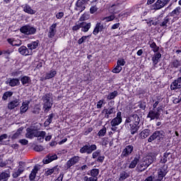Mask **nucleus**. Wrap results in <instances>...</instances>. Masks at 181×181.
I'll return each mask as SVG.
<instances>
[{
  "label": "nucleus",
  "instance_id": "nucleus-8",
  "mask_svg": "<svg viewBox=\"0 0 181 181\" xmlns=\"http://www.w3.org/2000/svg\"><path fill=\"white\" fill-rule=\"evenodd\" d=\"M94 151H97V145L95 144L90 145V143H87L80 148L79 152L80 153H87V155H90L93 153Z\"/></svg>",
  "mask_w": 181,
  "mask_h": 181
},
{
  "label": "nucleus",
  "instance_id": "nucleus-9",
  "mask_svg": "<svg viewBox=\"0 0 181 181\" xmlns=\"http://www.w3.org/2000/svg\"><path fill=\"white\" fill-rule=\"evenodd\" d=\"M43 135H44V133L40 132V131H37L35 129H32L29 127L26 129L25 136L29 139H33V138H36V136H43Z\"/></svg>",
  "mask_w": 181,
  "mask_h": 181
},
{
  "label": "nucleus",
  "instance_id": "nucleus-2",
  "mask_svg": "<svg viewBox=\"0 0 181 181\" xmlns=\"http://www.w3.org/2000/svg\"><path fill=\"white\" fill-rule=\"evenodd\" d=\"M168 166L165 165L161 168L158 169L157 174H153L147 177L144 181H163V177L168 175Z\"/></svg>",
  "mask_w": 181,
  "mask_h": 181
},
{
  "label": "nucleus",
  "instance_id": "nucleus-62",
  "mask_svg": "<svg viewBox=\"0 0 181 181\" xmlns=\"http://www.w3.org/2000/svg\"><path fill=\"white\" fill-rule=\"evenodd\" d=\"M21 175H22L20 172L18 171H16L14 173H13L12 176L13 179H16L17 177H19V176H21Z\"/></svg>",
  "mask_w": 181,
  "mask_h": 181
},
{
  "label": "nucleus",
  "instance_id": "nucleus-64",
  "mask_svg": "<svg viewBox=\"0 0 181 181\" xmlns=\"http://www.w3.org/2000/svg\"><path fill=\"white\" fill-rule=\"evenodd\" d=\"M32 112L33 114H40V107H34Z\"/></svg>",
  "mask_w": 181,
  "mask_h": 181
},
{
  "label": "nucleus",
  "instance_id": "nucleus-23",
  "mask_svg": "<svg viewBox=\"0 0 181 181\" xmlns=\"http://www.w3.org/2000/svg\"><path fill=\"white\" fill-rule=\"evenodd\" d=\"M29 104H30V101L29 100H25L22 103V105L20 107V114L22 115L23 114H25L28 110H29Z\"/></svg>",
  "mask_w": 181,
  "mask_h": 181
},
{
  "label": "nucleus",
  "instance_id": "nucleus-1",
  "mask_svg": "<svg viewBox=\"0 0 181 181\" xmlns=\"http://www.w3.org/2000/svg\"><path fill=\"white\" fill-rule=\"evenodd\" d=\"M140 122L141 118L139 117V115L133 113L129 117H126L124 125L127 128L130 129V134L132 135H135V134H138V131H139Z\"/></svg>",
  "mask_w": 181,
  "mask_h": 181
},
{
  "label": "nucleus",
  "instance_id": "nucleus-15",
  "mask_svg": "<svg viewBox=\"0 0 181 181\" xmlns=\"http://www.w3.org/2000/svg\"><path fill=\"white\" fill-rule=\"evenodd\" d=\"M160 117V112H156V109H152L149 110L146 118H150L151 121H153V119H159Z\"/></svg>",
  "mask_w": 181,
  "mask_h": 181
},
{
  "label": "nucleus",
  "instance_id": "nucleus-63",
  "mask_svg": "<svg viewBox=\"0 0 181 181\" xmlns=\"http://www.w3.org/2000/svg\"><path fill=\"white\" fill-rule=\"evenodd\" d=\"M148 25H149L150 26H156V25H158V21H155L153 20H150L148 23Z\"/></svg>",
  "mask_w": 181,
  "mask_h": 181
},
{
  "label": "nucleus",
  "instance_id": "nucleus-44",
  "mask_svg": "<svg viewBox=\"0 0 181 181\" xmlns=\"http://www.w3.org/2000/svg\"><path fill=\"white\" fill-rule=\"evenodd\" d=\"M128 177H129V174L125 171H123V172L120 173L119 180L124 181V180H125V179H128Z\"/></svg>",
  "mask_w": 181,
  "mask_h": 181
},
{
  "label": "nucleus",
  "instance_id": "nucleus-54",
  "mask_svg": "<svg viewBox=\"0 0 181 181\" xmlns=\"http://www.w3.org/2000/svg\"><path fill=\"white\" fill-rule=\"evenodd\" d=\"M4 139H8V134H3L0 135V145H5V144H4Z\"/></svg>",
  "mask_w": 181,
  "mask_h": 181
},
{
  "label": "nucleus",
  "instance_id": "nucleus-37",
  "mask_svg": "<svg viewBox=\"0 0 181 181\" xmlns=\"http://www.w3.org/2000/svg\"><path fill=\"white\" fill-rule=\"evenodd\" d=\"M13 52L11 49H4L1 51V55H3V57L4 59H6V60H9L11 59V54Z\"/></svg>",
  "mask_w": 181,
  "mask_h": 181
},
{
  "label": "nucleus",
  "instance_id": "nucleus-47",
  "mask_svg": "<svg viewBox=\"0 0 181 181\" xmlns=\"http://www.w3.org/2000/svg\"><path fill=\"white\" fill-rule=\"evenodd\" d=\"M138 107L139 108H141V110H146V102L145 100L139 101Z\"/></svg>",
  "mask_w": 181,
  "mask_h": 181
},
{
  "label": "nucleus",
  "instance_id": "nucleus-58",
  "mask_svg": "<svg viewBox=\"0 0 181 181\" xmlns=\"http://www.w3.org/2000/svg\"><path fill=\"white\" fill-rule=\"evenodd\" d=\"M84 181H97L98 180V178H94V177H88V176H85L83 177Z\"/></svg>",
  "mask_w": 181,
  "mask_h": 181
},
{
  "label": "nucleus",
  "instance_id": "nucleus-22",
  "mask_svg": "<svg viewBox=\"0 0 181 181\" xmlns=\"http://www.w3.org/2000/svg\"><path fill=\"white\" fill-rule=\"evenodd\" d=\"M9 177H11V170L9 169L4 170L0 173V181H8Z\"/></svg>",
  "mask_w": 181,
  "mask_h": 181
},
{
  "label": "nucleus",
  "instance_id": "nucleus-39",
  "mask_svg": "<svg viewBox=\"0 0 181 181\" xmlns=\"http://www.w3.org/2000/svg\"><path fill=\"white\" fill-rule=\"evenodd\" d=\"M54 117V113H51L48 115L47 119L46 121L44 122L45 127H49L52 124V121H53V117Z\"/></svg>",
  "mask_w": 181,
  "mask_h": 181
},
{
  "label": "nucleus",
  "instance_id": "nucleus-36",
  "mask_svg": "<svg viewBox=\"0 0 181 181\" xmlns=\"http://www.w3.org/2000/svg\"><path fill=\"white\" fill-rule=\"evenodd\" d=\"M151 135V129H145L140 133V137L141 139H145V138H148Z\"/></svg>",
  "mask_w": 181,
  "mask_h": 181
},
{
  "label": "nucleus",
  "instance_id": "nucleus-49",
  "mask_svg": "<svg viewBox=\"0 0 181 181\" xmlns=\"http://www.w3.org/2000/svg\"><path fill=\"white\" fill-rule=\"evenodd\" d=\"M104 105H105V102L104 100V99L100 100L99 101H98L97 105H96V107L100 110L102 107H104Z\"/></svg>",
  "mask_w": 181,
  "mask_h": 181
},
{
  "label": "nucleus",
  "instance_id": "nucleus-24",
  "mask_svg": "<svg viewBox=\"0 0 181 181\" xmlns=\"http://www.w3.org/2000/svg\"><path fill=\"white\" fill-rule=\"evenodd\" d=\"M6 84H8L10 87H16L18 86H21V81L18 78H10L8 82H6Z\"/></svg>",
  "mask_w": 181,
  "mask_h": 181
},
{
  "label": "nucleus",
  "instance_id": "nucleus-56",
  "mask_svg": "<svg viewBox=\"0 0 181 181\" xmlns=\"http://www.w3.org/2000/svg\"><path fill=\"white\" fill-rule=\"evenodd\" d=\"M126 63L127 62H125V59L122 58V59L117 60V65L121 67V66H125Z\"/></svg>",
  "mask_w": 181,
  "mask_h": 181
},
{
  "label": "nucleus",
  "instance_id": "nucleus-45",
  "mask_svg": "<svg viewBox=\"0 0 181 181\" xmlns=\"http://www.w3.org/2000/svg\"><path fill=\"white\" fill-rule=\"evenodd\" d=\"M170 21V18H169L168 16H165L163 18V21L160 23V26L161 28H168V23H169Z\"/></svg>",
  "mask_w": 181,
  "mask_h": 181
},
{
  "label": "nucleus",
  "instance_id": "nucleus-4",
  "mask_svg": "<svg viewBox=\"0 0 181 181\" xmlns=\"http://www.w3.org/2000/svg\"><path fill=\"white\" fill-rule=\"evenodd\" d=\"M152 163H153V157H152V156H147L143 158V161L138 165V169L140 172H144L146 170Z\"/></svg>",
  "mask_w": 181,
  "mask_h": 181
},
{
  "label": "nucleus",
  "instance_id": "nucleus-28",
  "mask_svg": "<svg viewBox=\"0 0 181 181\" xmlns=\"http://www.w3.org/2000/svg\"><path fill=\"white\" fill-rule=\"evenodd\" d=\"M23 12L25 13H28L29 15H35L36 13V11L33 10L29 4H25L22 6Z\"/></svg>",
  "mask_w": 181,
  "mask_h": 181
},
{
  "label": "nucleus",
  "instance_id": "nucleus-13",
  "mask_svg": "<svg viewBox=\"0 0 181 181\" xmlns=\"http://www.w3.org/2000/svg\"><path fill=\"white\" fill-rule=\"evenodd\" d=\"M78 162H80V156H73L66 163L65 169H66V170L70 169L71 166H74V165H76V163H78Z\"/></svg>",
  "mask_w": 181,
  "mask_h": 181
},
{
  "label": "nucleus",
  "instance_id": "nucleus-60",
  "mask_svg": "<svg viewBox=\"0 0 181 181\" xmlns=\"http://www.w3.org/2000/svg\"><path fill=\"white\" fill-rule=\"evenodd\" d=\"M19 143L22 145H28L29 144V141L26 140L25 139H22L19 140Z\"/></svg>",
  "mask_w": 181,
  "mask_h": 181
},
{
  "label": "nucleus",
  "instance_id": "nucleus-3",
  "mask_svg": "<svg viewBox=\"0 0 181 181\" xmlns=\"http://www.w3.org/2000/svg\"><path fill=\"white\" fill-rule=\"evenodd\" d=\"M52 98V93H48L44 95L42 98L43 102L42 110L44 112H49L50 110H52V107H53V101H50Z\"/></svg>",
  "mask_w": 181,
  "mask_h": 181
},
{
  "label": "nucleus",
  "instance_id": "nucleus-41",
  "mask_svg": "<svg viewBox=\"0 0 181 181\" xmlns=\"http://www.w3.org/2000/svg\"><path fill=\"white\" fill-rule=\"evenodd\" d=\"M90 176L94 177L95 179H98V176L100 175V170L97 168H93L90 170Z\"/></svg>",
  "mask_w": 181,
  "mask_h": 181
},
{
  "label": "nucleus",
  "instance_id": "nucleus-31",
  "mask_svg": "<svg viewBox=\"0 0 181 181\" xmlns=\"http://www.w3.org/2000/svg\"><path fill=\"white\" fill-rule=\"evenodd\" d=\"M172 155L170 154V152L168 153V151H166L165 153H163V156L161 157L160 160V163H166V162H168V160H169V159H170Z\"/></svg>",
  "mask_w": 181,
  "mask_h": 181
},
{
  "label": "nucleus",
  "instance_id": "nucleus-19",
  "mask_svg": "<svg viewBox=\"0 0 181 181\" xmlns=\"http://www.w3.org/2000/svg\"><path fill=\"white\" fill-rule=\"evenodd\" d=\"M170 66L171 69H179L181 66V61L179 60L176 56H173L171 62L170 63Z\"/></svg>",
  "mask_w": 181,
  "mask_h": 181
},
{
  "label": "nucleus",
  "instance_id": "nucleus-57",
  "mask_svg": "<svg viewBox=\"0 0 181 181\" xmlns=\"http://www.w3.org/2000/svg\"><path fill=\"white\" fill-rule=\"evenodd\" d=\"M40 132H43L44 135L43 136H37L35 138H37V140L40 141V142H43V141L45 140V136H46V132L41 131Z\"/></svg>",
  "mask_w": 181,
  "mask_h": 181
},
{
  "label": "nucleus",
  "instance_id": "nucleus-6",
  "mask_svg": "<svg viewBox=\"0 0 181 181\" xmlns=\"http://www.w3.org/2000/svg\"><path fill=\"white\" fill-rule=\"evenodd\" d=\"M122 122V112L121 111H119L117 112L116 117L113 118L110 121V125H111V129L114 132H117L118 129V125H120V124Z\"/></svg>",
  "mask_w": 181,
  "mask_h": 181
},
{
  "label": "nucleus",
  "instance_id": "nucleus-51",
  "mask_svg": "<svg viewBox=\"0 0 181 181\" xmlns=\"http://www.w3.org/2000/svg\"><path fill=\"white\" fill-rule=\"evenodd\" d=\"M105 134H107V128H105V127H103V128L98 132V136H105Z\"/></svg>",
  "mask_w": 181,
  "mask_h": 181
},
{
  "label": "nucleus",
  "instance_id": "nucleus-53",
  "mask_svg": "<svg viewBox=\"0 0 181 181\" xmlns=\"http://www.w3.org/2000/svg\"><path fill=\"white\" fill-rule=\"evenodd\" d=\"M114 19H115V14H112L109 16L105 17L103 21H106V22H112Z\"/></svg>",
  "mask_w": 181,
  "mask_h": 181
},
{
  "label": "nucleus",
  "instance_id": "nucleus-55",
  "mask_svg": "<svg viewBox=\"0 0 181 181\" xmlns=\"http://www.w3.org/2000/svg\"><path fill=\"white\" fill-rule=\"evenodd\" d=\"M7 42L11 46H19V44L15 43V38H8Z\"/></svg>",
  "mask_w": 181,
  "mask_h": 181
},
{
  "label": "nucleus",
  "instance_id": "nucleus-18",
  "mask_svg": "<svg viewBox=\"0 0 181 181\" xmlns=\"http://www.w3.org/2000/svg\"><path fill=\"white\" fill-rule=\"evenodd\" d=\"M39 40H37L35 41H32L31 42L27 44V47L28 48V50H30V53H31V56L33 55V50L37 49L39 47Z\"/></svg>",
  "mask_w": 181,
  "mask_h": 181
},
{
  "label": "nucleus",
  "instance_id": "nucleus-12",
  "mask_svg": "<svg viewBox=\"0 0 181 181\" xmlns=\"http://www.w3.org/2000/svg\"><path fill=\"white\" fill-rule=\"evenodd\" d=\"M105 29H107V25H104L101 21H98L93 28L92 33L94 36H97L100 32H103Z\"/></svg>",
  "mask_w": 181,
  "mask_h": 181
},
{
  "label": "nucleus",
  "instance_id": "nucleus-10",
  "mask_svg": "<svg viewBox=\"0 0 181 181\" xmlns=\"http://www.w3.org/2000/svg\"><path fill=\"white\" fill-rule=\"evenodd\" d=\"M36 28L33 27L30 25H23L20 28V32L21 33H23V35H35L36 33Z\"/></svg>",
  "mask_w": 181,
  "mask_h": 181
},
{
  "label": "nucleus",
  "instance_id": "nucleus-42",
  "mask_svg": "<svg viewBox=\"0 0 181 181\" xmlns=\"http://www.w3.org/2000/svg\"><path fill=\"white\" fill-rule=\"evenodd\" d=\"M18 168L17 170V171H18L20 173H23V172H25V165H26V163L23 162V161H20L18 163Z\"/></svg>",
  "mask_w": 181,
  "mask_h": 181
},
{
  "label": "nucleus",
  "instance_id": "nucleus-7",
  "mask_svg": "<svg viewBox=\"0 0 181 181\" xmlns=\"http://www.w3.org/2000/svg\"><path fill=\"white\" fill-rule=\"evenodd\" d=\"M165 133L163 130H156L148 139V142H153L156 139L158 142H162L165 139Z\"/></svg>",
  "mask_w": 181,
  "mask_h": 181
},
{
  "label": "nucleus",
  "instance_id": "nucleus-27",
  "mask_svg": "<svg viewBox=\"0 0 181 181\" xmlns=\"http://www.w3.org/2000/svg\"><path fill=\"white\" fill-rule=\"evenodd\" d=\"M141 157L139 156H136L134 158V159L129 164V169H135L138 163H139V160Z\"/></svg>",
  "mask_w": 181,
  "mask_h": 181
},
{
  "label": "nucleus",
  "instance_id": "nucleus-32",
  "mask_svg": "<svg viewBox=\"0 0 181 181\" xmlns=\"http://www.w3.org/2000/svg\"><path fill=\"white\" fill-rule=\"evenodd\" d=\"M148 45L152 49L153 53H158L159 52V47L156 45V42L153 41V40H151L148 41Z\"/></svg>",
  "mask_w": 181,
  "mask_h": 181
},
{
  "label": "nucleus",
  "instance_id": "nucleus-48",
  "mask_svg": "<svg viewBox=\"0 0 181 181\" xmlns=\"http://www.w3.org/2000/svg\"><path fill=\"white\" fill-rule=\"evenodd\" d=\"M122 71V66H119V65H117L112 70V73H115V74H118L121 73Z\"/></svg>",
  "mask_w": 181,
  "mask_h": 181
},
{
  "label": "nucleus",
  "instance_id": "nucleus-35",
  "mask_svg": "<svg viewBox=\"0 0 181 181\" xmlns=\"http://www.w3.org/2000/svg\"><path fill=\"white\" fill-rule=\"evenodd\" d=\"M54 172H59V166L55 165L52 168L48 169L45 173V176H50L51 175H53Z\"/></svg>",
  "mask_w": 181,
  "mask_h": 181
},
{
  "label": "nucleus",
  "instance_id": "nucleus-17",
  "mask_svg": "<svg viewBox=\"0 0 181 181\" xmlns=\"http://www.w3.org/2000/svg\"><path fill=\"white\" fill-rule=\"evenodd\" d=\"M115 112H117L115 107L112 106H110L108 108H105L102 111V114L105 115V118H107V119L110 118V115H112V114H115Z\"/></svg>",
  "mask_w": 181,
  "mask_h": 181
},
{
  "label": "nucleus",
  "instance_id": "nucleus-43",
  "mask_svg": "<svg viewBox=\"0 0 181 181\" xmlns=\"http://www.w3.org/2000/svg\"><path fill=\"white\" fill-rule=\"evenodd\" d=\"M90 19V14L88 13H84L79 18V22H86V21H88Z\"/></svg>",
  "mask_w": 181,
  "mask_h": 181
},
{
  "label": "nucleus",
  "instance_id": "nucleus-14",
  "mask_svg": "<svg viewBox=\"0 0 181 181\" xmlns=\"http://www.w3.org/2000/svg\"><path fill=\"white\" fill-rule=\"evenodd\" d=\"M169 2H170V0H157V1L153 5V9L156 11L162 9V8L166 6Z\"/></svg>",
  "mask_w": 181,
  "mask_h": 181
},
{
  "label": "nucleus",
  "instance_id": "nucleus-11",
  "mask_svg": "<svg viewBox=\"0 0 181 181\" xmlns=\"http://www.w3.org/2000/svg\"><path fill=\"white\" fill-rule=\"evenodd\" d=\"M132 152H134V145L129 144L126 146L121 153V158H128L130 155H132Z\"/></svg>",
  "mask_w": 181,
  "mask_h": 181
},
{
  "label": "nucleus",
  "instance_id": "nucleus-50",
  "mask_svg": "<svg viewBox=\"0 0 181 181\" xmlns=\"http://www.w3.org/2000/svg\"><path fill=\"white\" fill-rule=\"evenodd\" d=\"M88 37H90V35H83L82 36L79 40H78V45H83V43H84V42H86V40H87V39H88Z\"/></svg>",
  "mask_w": 181,
  "mask_h": 181
},
{
  "label": "nucleus",
  "instance_id": "nucleus-26",
  "mask_svg": "<svg viewBox=\"0 0 181 181\" xmlns=\"http://www.w3.org/2000/svg\"><path fill=\"white\" fill-rule=\"evenodd\" d=\"M75 5L76 6L75 11H79V13H81L86 9L85 4L81 0H77Z\"/></svg>",
  "mask_w": 181,
  "mask_h": 181
},
{
  "label": "nucleus",
  "instance_id": "nucleus-20",
  "mask_svg": "<svg viewBox=\"0 0 181 181\" xmlns=\"http://www.w3.org/2000/svg\"><path fill=\"white\" fill-rule=\"evenodd\" d=\"M56 28H57V23H53L50 27H49V30L48 32L47 36L49 39H53L54 36H56V33L57 30H56Z\"/></svg>",
  "mask_w": 181,
  "mask_h": 181
},
{
  "label": "nucleus",
  "instance_id": "nucleus-29",
  "mask_svg": "<svg viewBox=\"0 0 181 181\" xmlns=\"http://www.w3.org/2000/svg\"><path fill=\"white\" fill-rule=\"evenodd\" d=\"M19 104V99H15L8 103L7 108H8V110H15V108H16Z\"/></svg>",
  "mask_w": 181,
  "mask_h": 181
},
{
  "label": "nucleus",
  "instance_id": "nucleus-40",
  "mask_svg": "<svg viewBox=\"0 0 181 181\" xmlns=\"http://www.w3.org/2000/svg\"><path fill=\"white\" fill-rule=\"evenodd\" d=\"M13 95V93L11 90L6 91L2 95V100L6 101L8 98H11Z\"/></svg>",
  "mask_w": 181,
  "mask_h": 181
},
{
  "label": "nucleus",
  "instance_id": "nucleus-59",
  "mask_svg": "<svg viewBox=\"0 0 181 181\" xmlns=\"http://www.w3.org/2000/svg\"><path fill=\"white\" fill-rule=\"evenodd\" d=\"M104 159H105V156H99L96 159V162H98L99 163H103V162H104Z\"/></svg>",
  "mask_w": 181,
  "mask_h": 181
},
{
  "label": "nucleus",
  "instance_id": "nucleus-5",
  "mask_svg": "<svg viewBox=\"0 0 181 181\" xmlns=\"http://www.w3.org/2000/svg\"><path fill=\"white\" fill-rule=\"evenodd\" d=\"M81 29V32L84 33H87L91 29V23L90 22H80L78 24H76L72 27L73 32H77V30H80Z\"/></svg>",
  "mask_w": 181,
  "mask_h": 181
},
{
  "label": "nucleus",
  "instance_id": "nucleus-33",
  "mask_svg": "<svg viewBox=\"0 0 181 181\" xmlns=\"http://www.w3.org/2000/svg\"><path fill=\"white\" fill-rule=\"evenodd\" d=\"M37 172H39V168L37 166H35L29 175L30 181H33L35 179H36V175H37Z\"/></svg>",
  "mask_w": 181,
  "mask_h": 181
},
{
  "label": "nucleus",
  "instance_id": "nucleus-38",
  "mask_svg": "<svg viewBox=\"0 0 181 181\" xmlns=\"http://www.w3.org/2000/svg\"><path fill=\"white\" fill-rule=\"evenodd\" d=\"M181 8L180 6L176 7L172 12L169 13V16H179L180 15Z\"/></svg>",
  "mask_w": 181,
  "mask_h": 181
},
{
  "label": "nucleus",
  "instance_id": "nucleus-46",
  "mask_svg": "<svg viewBox=\"0 0 181 181\" xmlns=\"http://www.w3.org/2000/svg\"><path fill=\"white\" fill-rule=\"evenodd\" d=\"M118 95V91L114 90L113 92H111L108 94L107 99V100H114L115 98Z\"/></svg>",
  "mask_w": 181,
  "mask_h": 181
},
{
  "label": "nucleus",
  "instance_id": "nucleus-16",
  "mask_svg": "<svg viewBox=\"0 0 181 181\" xmlns=\"http://www.w3.org/2000/svg\"><path fill=\"white\" fill-rule=\"evenodd\" d=\"M57 159L58 157L57 154L49 153L44 158L42 162L45 165H47L51 163V162H53V160H57Z\"/></svg>",
  "mask_w": 181,
  "mask_h": 181
},
{
  "label": "nucleus",
  "instance_id": "nucleus-30",
  "mask_svg": "<svg viewBox=\"0 0 181 181\" xmlns=\"http://www.w3.org/2000/svg\"><path fill=\"white\" fill-rule=\"evenodd\" d=\"M20 81L23 86H28V84H30V83H32V79L30 78V76H20Z\"/></svg>",
  "mask_w": 181,
  "mask_h": 181
},
{
  "label": "nucleus",
  "instance_id": "nucleus-25",
  "mask_svg": "<svg viewBox=\"0 0 181 181\" xmlns=\"http://www.w3.org/2000/svg\"><path fill=\"white\" fill-rule=\"evenodd\" d=\"M162 57V54L160 52H154L153 56L151 58L153 62V66H156L159 62H160V58Z\"/></svg>",
  "mask_w": 181,
  "mask_h": 181
},
{
  "label": "nucleus",
  "instance_id": "nucleus-52",
  "mask_svg": "<svg viewBox=\"0 0 181 181\" xmlns=\"http://www.w3.org/2000/svg\"><path fill=\"white\" fill-rule=\"evenodd\" d=\"M100 154H101V150L100 149L96 150L92 153L93 159H97V158H98Z\"/></svg>",
  "mask_w": 181,
  "mask_h": 181
},
{
  "label": "nucleus",
  "instance_id": "nucleus-34",
  "mask_svg": "<svg viewBox=\"0 0 181 181\" xmlns=\"http://www.w3.org/2000/svg\"><path fill=\"white\" fill-rule=\"evenodd\" d=\"M57 74V71L56 70L52 69L49 72H47L45 74V76L44 80H50V78H53Z\"/></svg>",
  "mask_w": 181,
  "mask_h": 181
},
{
  "label": "nucleus",
  "instance_id": "nucleus-61",
  "mask_svg": "<svg viewBox=\"0 0 181 181\" xmlns=\"http://www.w3.org/2000/svg\"><path fill=\"white\" fill-rule=\"evenodd\" d=\"M64 16V13L63 11L59 12L56 14L57 19H62Z\"/></svg>",
  "mask_w": 181,
  "mask_h": 181
},
{
  "label": "nucleus",
  "instance_id": "nucleus-21",
  "mask_svg": "<svg viewBox=\"0 0 181 181\" xmlns=\"http://www.w3.org/2000/svg\"><path fill=\"white\" fill-rule=\"evenodd\" d=\"M18 53H20L21 56H32L29 48L25 45H22L18 48Z\"/></svg>",
  "mask_w": 181,
  "mask_h": 181
}]
</instances>
